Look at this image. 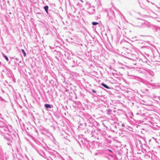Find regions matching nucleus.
Returning <instances> with one entry per match:
<instances>
[{
  "instance_id": "7ed1b4c3",
  "label": "nucleus",
  "mask_w": 160,
  "mask_h": 160,
  "mask_svg": "<svg viewBox=\"0 0 160 160\" xmlns=\"http://www.w3.org/2000/svg\"><path fill=\"white\" fill-rule=\"evenodd\" d=\"M48 6H46L44 7V8L45 11H46L47 13H48Z\"/></svg>"
},
{
  "instance_id": "6e6552de",
  "label": "nucleus",
  "mask_w": 160,
  "mask_h": 160,
  "mask_svg": "<svg viewBox=\"0 0 160 160\" xmlns=\"http://www.w3.org/2000/svg\"><path fill=\"white\" fill-rule=\"evenodd\" d=\"M108 151H110V152H112V151H111V150H110V149H108Z\"/></svg>"
},
{
  "instance_id": "39448f33",
  "label": "nucleus",
  "mask_w": 160,
  "mask_h": 160,
  "mask_svg": "<svg viewBox=\"0 0 160 160\" xmlns=\"http://www.w3.org/2000/svg\"><path fill=\"white\" fill-rule=\"evenodd\" d=\"M92 24L93 25H96L98 24H99V23L98 22H92Z\"/></svg>"
},
{
  "instance_id": "f257e3e1",
  "label": "nucleus",
  "mask_w": 160,
  "mask_h": 160,
  "mask_svg": "<svg viewBox=\"0 0 160 160\" xmlns=\"http://www.w3.org/2000/svg\"><path fill=\"white\" fill-rule=\"evenodd\" d=\"M44 106L47 108H51V106L49 104H45Z\"/></svg>"
},
{
  "instance_id": "f03ea898",
  "label": "nucleus",
  "mask_w": 160,
  "mask_h": 160,
  "mask_svg": "<svg viewBox=\"0 0 160 160\" xmlns=\"http://www.w3.org/2000/svg\"><path fill=\"white\" fill-rule=\"evenodd\" d=\"M102 86H103L104 87H105V88H107V89H110V88L107 85H106L105 84H104V83H101V84Z\"/></svg>"
},
{
  "instance_id": "423d86ee",
  "label": "nucleus",
  "mask_w": 160,
  "mask_h": 160,
  "mask_svg": "<svg viewBox=\"0 0 160 160\" xmlns=\"http://www.w3.org/2000/svg\"><path fill=\"white\" fill-rule=\"evenodd\" d=\"M4 57L6 59V60L7 61H8V57L7 56H5V55H4Z\"/></svg>"
},
{
  "instance_id": "20e7f679",
  "label": "nucleus",
  "mask_w": 160,
  "mask_h": 160,
  "mask_svg": "<svg viewBox=\"0 0 160 160\" xmlns=\"http://www.w3.org/2000/svg\"><path fill=\"white\" fill-rule=\"evenodd\" d=\"M22 51L23 53L24 57H25L26 56V54L25 51L23 49H22Z\"/></svg>"
},
{
  "instance_id": "0eeeda50",
  "label": "nucleus",
  "mask_w": 160,
  "mask_h": 160,
  "mask_svg": "<svg viewBox=\"0 0 160 160\" xmlns=\"http://www.w3.org/2000/svg\"><path fill=\"white\" fill-rule=\"evenodd\" d=\"M92 92L94 93L96 92V91L94 90H92Z\"/></svg>"
},
{
  "instance_id": "1a4fd4ad",
  "label": "nucleus",
  "mask_w": 160,
  "mask_h": 160,
  "mask_svg": "<svg viewBox=\"0 0 160 160\" xmlns=\"http://www.w3.org/2000/svg\"><path fill=\"white\" fill-rule=\"evenodd\" d=\"M122 127H124V124H122Z\"/></svg>"
}]
</instances>
